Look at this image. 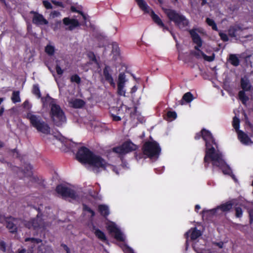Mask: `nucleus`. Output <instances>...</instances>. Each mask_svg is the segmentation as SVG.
Listing matches in <instances>:
<instances>
[{
  "label": "nucleus",
  "mask_w": 253,
  "mask_h": 253,
  "mask_svg": "<svg viewBox=\"0 0 253 253\" xmlns=\"http://www.w3.org/2000/svg\"><path fill=\"white\" fill-rule=\"evenodd\" d=\"M206 23L208 24V25L209 26L211 27L212 29L213 30H215V31L218 30L216 24L213 20H212L211 18H207L206 19Z\"/></svg>",
  "instance_id": "30"
},
{
  "label": "nucleus",
  "mask_w": 253,
  "mask_h": 253,
  "mask_svg": "<svg viewBox=\"0 0 253 253\" xmlns=\"http://www.w3.org/2000/svg\"><path fill=\"white\" fill-rule=\"evenodd\" d=\"M43 108L50 107V115L54 123L57 126L62 125L66 122V118L60 107L57 104L56 101L47 95L41 98Z\"/></svg>",
  "instance_id": "4"
},
{
  "label": "nucleus",
  "mask_w": 253,
  "mask_h": 253,
  "mask_svg": "<svg viewBox=\"0 0 253 253\" xmlns=\"http://www.w3.org/2000/svg\"><path fill=\"white\" fill-rule=\"evenodd\" d=\"M71 10L72 11H76V8L73 6L71 7Z\"/></svg>",
  "instance_id": "59"
},
{
  "label": "nucleus",
  "mask_w": 253,
  "mask_h": 253,
  "mask_svg": "<svg viewBox=\"0 0 253 253\" xmlns=\"http://www.w3.org/2000/svg\"><path fill=\"white\" fill-rule=\"evenodd\" d=\"M33 22L38 25H46L48 24V21L44 18L42 14L37 13H34Z\"/></svg>",
  "instance_id": "21"
},
{
  "label": "nucleus",
  "mask_w": 253,
  "mask_h": 253,
  "mask_svg": "<svg viewBox=\"0 0 253 253\" xmlns=\"http://www.w3.org/2000/svg\"><path fill=\"white\" fill-rule=\"evenodd\" d=\"M134 110H135V113H136V115H135L137 116V120H138L140 122L142 123V122H143V119L142 118H140V117H139L137 116V115L136 114L137 112H136L135 109H134Z\"/></svg>",
  "instance_id": "52"
},
{
  "label": "nucleus",
  "mask_w": 253,
  "mask_h": 253,
  "mask_svg": "<svg viewBox=\"0 0 253 253\" xmlns=\"http://www.w3.org/2000/svg\"><path fill=\"white\" fill-rule=\"evenodd\" d=\"M70 81L72 83L75 82L78 84H79L81 83V78L78 75L75 74L71 77Z\"/></svg>",
  "instance_id": "38"
},
{
  "label": "nucleus",
  "mask_w": 253,
  "mask_h": 253,
  "mask_svg": "<svg viewBox=\"0 0 253 253\" xmlns=\"http://www.w3.org/2000/svg\"><path fill=\"white\" fill-rule=\"evenodd\" d=\"M174 23L179 28L182 29L188 25V21L184 16L180 14Z\"/></svg>",
  "instance_id": "23"
},
{
  "label": "nucleus",
  "mask_w": 253,
  "mask_h": 253,
  "mask_svg": "<svg viewBox=\"0 0 253 253\" xmlns=\"http://www.w3.org/2000/svg\"><path fill=\"white\" fill-rule=\"evenodd\" d=\"M66 250L67 251V253H69V250L67 246H65Z\"/></svg>",
  "instance_id": "60"
},
{
  "label": "nucleus",
  "mask_w": 253,
  "mask_h": 253,
  "mask_svg": "<svg viewBox=\"0 0 253 253\" xmlns=\"http://www.w3.org/2000/svg\"><path fill=\"white\" fill-rule=\"evenodd\" d=\"M106 227L117 241L125 243V235L114 222L108 221L106 223Z\"/></svg>",
  "instance_id": "11"
},
{
  "label": "nucleus",
  "mask_w": 253,
  "mask_h": 253,
  "mask_svg": "<svg viewBox=\"0 0 253 253\" xmlns=\"http://www.w3.org/2000/svg\"><path fill=\"white\" fill-rule=\"evenodd\" d=\"M90 57H92L93 61H94L96 62V60L95 57L94 56V55L93 53H90Z\"/></svg>",
  "instance_id": "55"
},
{
  "label": "nucleus",
  "mask_w": 253,
  "mask_h": 253,
  "mask_svg": "<svg viewBox=\"0 0 253 253\" xmlns=\"http://www.w3.org/2000/svg\"><path fill=\"white\" fill-rule=\"evenodd\" d=\"M219 34V36H220L221 39L223 41H228V36H227V35L226 34L220 32Z\"/></svg>",
  "instance_id": "46"
},
{
  "label": "nucleus",
  "mask_w": 253,
  "mask_h": 253,
  "mask_svg": "<svg viewBox=\"0 0 253 253\" xmlns=\"http://www.w3.org/2000/svg\"><path fill=\"white\" fill-rule=\"evenodd\" d=\"M250 216V222L252 223L253 222V210L249 211Z\"/></svg>",
  "instance_id": "50"
},
{
  "label": "nucleus",
  "mask_w": 253,
  "mask_h": 253,
  "mask_svg": "<svg viewBox=\"0 0 253 253\" xmlns=\"http://www.w3.org/2000/svg\"><path fill=\"white\" fill-rule=\"evenodd\" d=\"M201 235V232L200 230H197L196 228H192L189 230L186 234L185 236L187 238L186 241V249L188 247V237H190L191 240H194Z\"/></svg>",
  "instance_id": "16"
},
{
  "label": "nucleus",
  "mask_w": 253,
  "mask_h": 253,
  "mask_svg": "<svg viewBox=\"0 0 253 253\" xmlns=\"http://www.w3.org/2000/svg\"><path fill=\"white\" fill-rule=\"evenodd\" d=\"M0 222L2 223L5 222L7 228L10 232L12 233L16 232L18 227H20L21 225H24L30 229H33L37 231L43 229L46 226L45 222L43 221L39 214L37 215L36 218L31 219L28 221L25 220L24 221L11 217L6 218L3 215L0 214Z\"/></svg>",
  "instance_id": "3"
},
{
  "label": "nucleus",
  "mask_w": 253,
  "mask_h": 253,
  "mask_svg": "<svg viewBox=\"0 0 253 253\" xmlns=\"http://www.w3.org/2000/svg\"><path fill=\"white\" fill-rule=\"evenodd\" d=\"M127 81V80L124 73H121L119 75L117 82V92L119 95L125 96L126 92L125 84Z\"/></svg>",
  "instance_id": "15"
},
{
  "label": "nucleus",
  "mask_w": 253,
  "mask_h": 253,
  "mask_svg": "<svg viewBox=\"0 0 253 253\" xmlns=\"http://www.w3.org/2000/svg\"><path fill=\"white\" fill-rule=\"evenodd\" d=\"M43 4L46 9H51L52 8L51 3L47 0H43Z\"/></svg>",
  "instance_id": "43"
},
{
  "label": "nucleus",
  "mask_w": 253,
  "mask_h": 253,
  "mask_svg": "<svg viewBox=\"0 0 253 253\" xmlns=\"http://www.w3.org/2000/svg\"><path fill=\"white\" fill-rule=\"evenodd\" d=\"M98 210L100 213L104 215H108L109 214V210L107 206L105 205H100L98 206Z\"/></svg>",
  "instance_id": "26"
},
{
  "label": "nucleus",
  "mask_w": 253,
  "mask_h": 253,
  "mask_svg": "<svg viewBox=\"0 0 253 253\" xmlns=\"http://www.w3.org/2000/svg\"><path fill=\"white\" fill-rule=\"evenodd\" d=\"M163 10L169 19L174 22L177 20L180 15V14L177 13L175 10L171 9L163 8Z\"/></svg>",
  "instance_id": "19"
},
{
  "label": "nucleus",
  "mask_w": 253,
  "mask_h": 253,
  "mask_svg": "<svg viewBox=\"0 0 253 253\" xmlns=\"http://www.w3.org/2000/svg\"><path fill=\"white\" fill-rule=\"evenodd\" d=\"M103 75L105 78V79L112 85L114 87H115V83L114 82V80L110 74V68L109 67H105L103 70Z\"/></svg>",
  "instance_id": "24"
},
{
  "label": "nucleus",
  "mask_w": 253,
  "mask_h": 253,
  "mask_svg": "<svg viewBox=\"0 0 253 253\" xmlns=\"http://www.w3.org/2000/svg\"><path fill=\"white\" fill-rule=\"evenodd\" d=\"M4 109L3 107H1L0 109V117L2 116L3 113Z\"/></svg>",
  "instance_id": "54"
},
{
  "label": "nucleus",
  "mask_w": 253,
  "mask_h": 253,
  "mask_svg": "<svg viewBox=\"0 0 253 253\" xmlns=\"http://www.w3.org/2000/svg\"><path fill=\"white\" fill-rule=\"evenodd\" d=\"M56 71L57 73L60 75H62L63 73V70L58 65L56 67Z\"/></svg>",
  "instance_id": "47"
},
{
  "label": "nucleus",
  "mask_w": 253,
  "mask_h": 253,
  "mask_svg": "<svg viewBox=\"0 0 253 253\" xmlns=\"http://www.w3.org/2000/svg\"><path fill=\"white\" fill-rule=\"evenodd\" d=\"M49 138L51 140L52 142L54 144H57V142H59L65 145H66V139L60 133L51 134L49 135Z\"/></svg>",
  "instance_id": "17"
},
{
  "label": "nucleus",
  "mask_w": 253,
  "mask_h": 253,
  "mask_svg": "<svg viewBox=\"0 0 253 253\" xmlns=\"http://www.w3.org/2000/svg\"><path fill=\"white\" fill-rule=\"evenodd\" d=\"M176 117L177 115L175 112L169 111L167 113V118L169 121L173 120L176 119Z\"/></svg>",
  "instance_id": "37"
},
{
  "label": "nucleus",
  "mask_w": 253,
  "mask_h": 253,
  "mask_svg": "<svg viewBox=\"0 0 253 253\" xmlns=\"http://www.w3.org/2000/svg\"><path fill=\"white\" fill-rule=\"evenodd\" d=\"M80 14L81 17L84 20V21H81L80 24H85V21L86 19V15L83 14L82 12H80ZM63 23L66 26H67L66 29L69 30H72L80 25V23L77 20L74 19H70L69 18H64Z\"/></svg>",
  "instance_id": "14"
},
{
  "label": "nucleus",
  "mask_w": 253,
  "mask_h": 253,
  "mask_svg": "<svg viewBox=\"0 0 253 253\" xmlns=\"http://www.w3.org/2000/svg\"><path fill=\"white\" fill-rule=\"evenodd\" d=\"M190 34L194 44V51L192 54L197 58H203L207 61H212L214 59V54L212 52L210 55H206L200 48H202L203 41L199 35V33L203 34L204 30L201 28L193 29L189 31Z\"/></svg>",
  "instance_id": "5"
},
{
  "label": "nucleus",
  "mask_w": 253,
  "mask_h": 253,
  "mask_svg": "<svg viewBox=\"0 0 253 253\" xmlns=\"http://www.w3.org/2000/svg\"><path fill=\"white\" fill-rule=\"evenodd\" d=\"M113 120L115 121H119L121 120L120 116H118L116 115H112Z\"/></svg>",
  "instance_id": "48"
},
{
  "label": "nucleus",
  "mask_w": 253,
  "mask_h": 253,
  "mask_svg": "<svg viewBox=\"0 0 253 253\" xmlns=\"http://www.w3.org/2000/svg\"><path fill=\"white\" fill-rule=\"evenodd\" d=\"M70 105L75 108H80L83 107L85 102L84 100L80 99H73L69 101Z\"/></svg>",
  "instance_id": "22"
},
{
  "label": "nucleus",
  "mask_w": 253,
  "mask_h": 253,
  "mask_svg": "<svg viewBox=\"0 0 253 253\" xmlns=\"http://www.w3.org/2000/svg\"><path fill=\"white\" fill-rule=\"evenodd\" d=\"M50 16L53 18L59 17L60 16V13L57 11H53L50 13Z\"/></svg>",
  "instance_id": "45"
},
{
  "label": "nucleus",
  "mask_w": 253,
  "mask_h": 253,
  "mask_svg": "<svg viewBox=\"0 0 253 253\" xmlns=\"http://www.w3.org/2000/svg\"><path fill=\"white\" fill-rule=\"evenodd\" d=\"M245 90H241L239 92V97L243 104H245L248 100L249 98L246 95Z\"/></svg>",
  "instance_id": "28"
},
{
  "label": "nucleus",
  "mask_w": 253,
  "mask_h": 253,
  "mask_svg": "<svg viewBox=\"0 0 253 253\" xmlns=\"http://www.w3.org/2000/svg\"><path fill=\"white\" fill-rule=\"evenodd\" d=\"M130 109L131 108L127 107L126 105H122L121 106L120 109L119 110V114H121L122 112H124L125 110L126 113L130 114V116L132 117L133 116H134V114H131V113L130 111Z\"/></svg>",
  "instance_id": "31"
},
{
  "label": "nucleus",
  "mask_w": 253,
  "mask_h": 253,
  "mask_svg": "<svg viewBox=\"0 0 253 253\" xmlns=\"http://www.w3.org/2000/svg\"><path fill=\"white\" fill-rule=\"evenodd\" d=\"M201 136L206 143V154L204 157L205 167H207L210 164H211L213 168H219L224 174L231 175L236 180L231 169L226 164L221 153L218 150L217 145L211 133L203 129L200 133L196 134L195 138L199 139Z\"/></svg>",
  "instance_id": "1"
},
{
  "label": "nucleus",
  "mask_w": 253,
  "mask_h": 253,
  "mask_svg": "<svg viewBox=\"0 0 253 253\" xmlns=\"http://www.w3.org/2000/svg\"><path fill=\"white\" fill-rule=\"evenodd\" d=\"M22 105L23 108L25 110L28 111V112L30 111V110L31 109L32 107V104L28 100H26L25 101H24Z\"/></svg>",
  "instance_id": "40"
},
{
  "label": "nucleus",
  "mask_w": 253,
  "mask_h": 253,
  "mask_svg": "<svg viewBox=\"0 0 253 253\" xmlns=\"http://www.w3.org/2000/svg\"><path fill=\"white\" fill-rule=\"evenodd\" d=\"M136 145L131 141H127L124 142L121 146L113 148V152L119 154L124 155L131 151L136 150Z\"/></svg>",
  "instance_id": "12"
},
{
  "label": "nucleus",
  "mask_w": 253,
  "mask_h": 253,
  "mask_svg": "<svg viewBox=\"0 0 253 253\" xmlns=\"http://www.w3.org/2000/svg\"><path fill=\"white\" fill-rule=\"evenodd\" d=\"M230 60L231 63L234 66H237L239 64V60L238 57L235 55H231L230 56Z\"/></svg>",
  "instance_id": "33"
},
{
  "label": "nucleus",
  "mask_w": 253,
  "mask_h": 253,
  "mask_svg": "<svg viewBox=\"0 0 253 253\" xmlns=\"http://www.w3.org/2000/svg\"><path fill=\"white\" fill-rule=\"evenodd\" d=\"M205 51L208 53V54H210V51L208 49H206Z\"/></svg>",
  "instance_id": "62"
},
{
  "label": "nucleus",
  "mask_w": 253,
  "mask_h": 253,
  "mask_svg": "<svg viewBox=\"0 0 253 253\" xmlns=\"http://www.w3.org/2000/svg\"><path fill=\"white\" fill-rule=\"evenodd\" d=\"M193 95L192 94L188 92H187L185 94H184L183 97H182V99L184 101H185L186 102H190L191 101H192L193 100Z\"/></svg>",
  "instance_id": "35"
},
{
  "label": "nucleus",
  "mask_w": 253,
  "mask_h": 253,
  "mask_svg": "<svg viewBox=\"0 0 253 253\" xmlns=\"http://www.w3.org/2000/svg\"><path fill=\"white\" fill-rule=\"evenodd\" d=\"M83 209L84 211H88L91 214V216H93L94 215V211L91 210L89 207H88L86 205H83Z\"/></svg>",
  "instance_id": "42"
},
{
  "label": "nucleus",
  "mask_w": 253,
  "mask_h": 253,
  "mask_svg": "<svg viewBox=\"0 0 253 253\" xmlns=\"http://www.w3.org/2000/svg\"><path fill=\"white\" fill-rule=\"evenodd\" d=\"M3 146V143L0 141V147H1Z\"/></svg>",
  "instance_id": "63"
},
{
  "label": "nucleus",
  "mask_w": 253,
  "mask_h": 253,
  "mask_svg": "<svg viewBox=\"0 0 253 253\" xmlns=\"http://www.w3.org/2000/svg\"><path fill=\"white\" fill-rule=\"evenodd\" d=\"M137 87L135 85L133 86L131 88V93H133L135 92L137 90Z\"/></svg>",
  "instance_id": "51"
},
{
  "label": "nucleus",
  "mask_w": 253,
  "mask_h": 253,
  "mask_svg": "<svg viewBox=\"0 0 253 253\" xmlns=\"http://www.w3.org/2000/svg\"><path fill=\"white\" fill-rule=\"evenodd\" d=\"M25 118L27 119L30 125L35 127L38 131L44 134L49 132V127L42 119V117L32 111L28 112L25 115Z\"/></svg>",
  "instance_id": "6"
},
{
  "label": "nucleus",
  "mask_w": 253,
  "mask_h": 253,
  "mask_svg": "<svg viewBox=\"0 0 253 253\" xmlns=\"http://www.w3.org/2000/svg\"><path fill=\"white\" fill-rule=\"evenodd\" d=\"M232 207L233 204L230 202H228L217 207L216 208L209 210H204L203 212H208L212 215H220L223 212L230 211L232 208Z\"/></svg>",
  "instance_id": "13"
},
{
  "label": "nucleus",
  "mask_w": 253,
  "mask_h": 253,
  "mask_svg": "<svg viewBox=\"0 0 253 253\" xmlns=\"http://www.w3.org/2000/svg\"><path fill=\"white\" fill-rule=\"evenodd\" d=\"M33 92L37 96L38 98L41 97V92L38 85H34L33 89Z\"/></svg>",
  "instance_id": "39"
},
{
  "label": "nucleus",
  "mask_w": 253,
  "mask_h": 253,
  "mask_svg": "<svg viewBox=\"0 0 253 253\" xmlns=\"http://www.w3.org/2000/svg\"><path fill=\"white\" fill-rule=\"evenodd\" d=\"M3 100H4L3 98H0V104L3 102Z\"/></svg>",
  "instance_id": "61"
},
{
  "label": "nucleus",
  "mask_w": 253,
  "mask_h": 253,
  "mask_svg": "<svg viewBox=\"0 0 253 253\" xmlns=\"http://www.w3.org/2000/svg\"><path fill=\"white\" fill-rule=\"evenodd\" d=\"M45 51L46 53L48 55H52L54 53L55 48L53 45L51 44H48L45 47Z\"/></svg>",
  "instance_id": "32"
},
{
  "label": "nucleus",
  "mask_w": 253,
  "mask_h": 253,
  "mask_svg": "<svg viewBox=\"0 0 253 253\" xmlns=\"http://www.w3.org/2000/svg\"><path fill=\"white\" fill-rule=\"evenodd\" d=\"M52 2L56 5H58V6H61V7H63V4H62V3L61 2H59V1H55V0H52Z\"/></svg>",
  "instance_id": "49"
},
{
  "label": "nucleus",
  "mask_w": 253,
  "mask_h": 253,
  "mask_svg": "<svg viewBox=\"0 0 253 253\" xmlns=\"http://www.w3.org/2000/svg\"><path fill=\"white\" fill-rule=\"evenodd\" d=\"M216 246H217L219 248H223V243L222 242L217 243L215 244Z\"/></svg>",
  "instance_id": "53"
},
{
  "label": "nucleus",
  "mask_w": 253,
  "mask_h": 253,
  "mask_svg": "<svg viewBox=\"0 0 253 253\" xmlns=\"http://www.w3.org/2000/svg\"><path fill=\"white\" fill-rule=\"evenodd\" d=\"M201 207L199 205H197L195 206V210L196 211H198L199 210V209H200Z\"/></svg>",
  "instance_id": "57"
},
{
  "label": "nucleus",
  "mask_w": 253,
  "mask_h": 253,
  "mask_svg": "<svg viewBox=\"0 0 253 253\" xmlns=\"http://www.w3.org/2000/svg\"><path fill=\"white\" fill-rule=\"evenodd\" d=\"M241 86L243 90L249 91L252 88L249 79L245 76L241 79Z\"/></svg>",
  "instance_id": "25"
},
{
  "label": "nucleus",
  "mask_w": 253,
  "mask_h": 253,
  "mask_svg": "<svg viewBox=\"0 0 253 253\" xmlns=\"http://www.w3.org/2000/svg\"><path fill=\"white\" fill-rule=\"evenodd\" d=\"M242 215V210L241 208L238 207L236 209V216L237 217H240Z\"/></svg>",
  "instance_id": "44"
},
{
  "label": "nucleus",
  "mask_w": 253,
  "mask_h": 253,
  "mask_svg": "<svg viewBox=\"0 0 253 253\" xmlns=\"http://www.w3.org/2000/svg\"><path fill=\"white\" fill-rule=\"evenodd\" d=\"M233 126L234 128L235 129L237 133H238V131L240 130L239 129L240 126V121L238 118L236 117H234L233 120Z\"/></svg>",
  "instance_id": "34"
},
{
  "label": "nucleus",
  "mask_w": 253,
  "mask_h": 253,
  "mask_svg": "<svg viewBox=\"0 0 253 253\" xmlns=\"http://www.w3.org/2000/svg\"><path fill=\"white\" fill-rule=\"evenodd\" d=\"M202 5H205L206 3H207V0H202Z\"/></svg>",
  "instance_id": "58"
},
{
  "label": "nucleus",
  "mask_w": 253,
  "mask_h": 253,
  "mask_svg": "<svg viewBox=\"0 0 253 253\" xmlns=\"http://www.w3.org/2000/svg\"><path fill=\"white\" fill-rule=\"evenodd\" d=\"M238 137L240 142L244 145H249L253 143L250 138L248 137L247 134L245 133L242 130L238 131Z\"/></svg>",
  "instance_id": "18"
},
{
  "label": "nucleus",
  "mask_w": 253,
  "mask_h": 253,
  "mask_svg": "<svg viewBox=\"0 0 253 253\" xmlns=\"http://www.w3.org/2000/svg\"><path fill=\"white\" fill-rule=\"evenodd\" d=\"M158 1H159L160 3H162V0H158Z\"/></svg>",
  "instance_id": "64"
},
{
  "label": "nucleus",
  "mask_w": 253,
  "mask_h": 253,
  "mask_svg": "<svg viewBox=\"0 0 253 253\" xmlns=\"http://www.w3.org/2000/svg\"><path fill=\"white\" fill-rule=\"evenodd\" d=\"M112 53L115 55L118 56L120 54V49L117 43H113L112 44Z\"/></svg>",
  "instance_id": "36"
},
{
  "label": "nucleus",
  "mask_w": 253,
  "mask_h": 253,
  "mask_svg": "<svg viewBox=\"0 0 253 253\" xmlns=\"http://www.w3.org/2000/svg\"><path fill=\"white\" fill-rule=\"evenodd\" d=\"M135 1L140 8L145 13L150 14L154 22L160 27L163 28V31L169 30V28L165 26L160 18L154 12L143 0H135Z\"/></svg>",
  "instance_id": "8"
},
{
  "label": "nucleus",
  "mask_w": 253,
  "mask_h": 253,
  "mask_svg": "<svg viewBox=\"0 0 253 253\" xmlns=\"http://www.w3.org/2000/svg\"><path fill=\"white\" fill-rule=\"evenodd\" d=\"M32 169V167L30 165H27V171L31 170Z\"/></svg>",
  "instance_id": "56"
},
{
  "label": "nucleus",
  "mask_w": 253,
  "mask_h": 253,
  "mask_svg": "<svg viewBox=\"0 0 253 253\" xmlns=\"http://www.w3.org/2000/svg\"><path fill=\"white\" fill-rule=\"evenodd\" d=\"M11 100L14 103L19 102L21 101V99L19 96V91H13L12 93Z\"/></svg>",
  "instance_id": "29"
},
{
  "label": "nucleus",
  "mask_w": 253,
  "mask_h": 253,
  "mask_svg": "<svg viewBox=\"0 0 253 253\" xmlns=\"http://www.w3.org/2000/svg\"><path fill=\"white\" fill-rule=\"evenodd\" d=\"M143 152L151 159H157L160 154L161 148L156 141H148L144 144Z\"/></svg>",
  "instance_id": "7"
},
{
  "label": "nucleus",
  "mask_w": 253,
  "mask_h": 253,
  "mask_svg": "<svg viewBox=\"0 0 253 253\" xmlns=\"http://www.w3.org/2000/svg\"><path fill=\"white\" fill-rule=\"evenodd\" d=\"M121 248L125 253H133L132 250L125 244L122 245Z\"/></svg>",
  "instance_id": "41"
},
{
  "label": "nucleus",
  "mask_w": 253,
  "mask_h": 253,
  "mask_svg": "<svg viewBox=\"0 0 253 253\" xmlns=\"http://www.w3.org/2000/svg\"><path fill=\"white\" fill-rule=\"evenodd\" d=\"M77 158L81 163L88 164L92 168L95 172H97L100 170L106 169L107 168H110L116 174L119 173L115 167L107 164L99 156L93 154L85 147H82L79 150L77 154Z\"/></svg>",
  "instance_id": "2"
},
{
  "label": "nucleus",
  "mask_w": 253,
  "mask_h": 253,
  "mask_svg": "<svg viewBox=\"0 0 253 253\" xmlns=\"http://www.w3.org/2000/svg\"><path fill=\"white\" fill-rule=\"evenodd\" d=\"M243 28L239 24H235L231 26L228 31V35L231 37H236L238 32L242 31Z\"/></svg>",
  "instance_id": "20"
},
{
  "label": "nucleus",
  "mask_w": 253,
  "mask_h": 253,
  "mask_svg": "<svg viewBox=\"0 0 253 253\" xmlns=\"http://www.w3.org/2000/svg\"><path fill=\"white\" fill-rule=\"evenodd\" d=\"M57 193L64 198H69L72 200H79L81 194L79 192H76L74 190L60 185L56 187Z\"/></svg>",
  "instance_id": "10"
},
{
  "label": "nucleus",
  "mask_w": 253,
  "mask_h": 253,
  "mask_svg": "<svg viewBox=\"0 0 253 253\" xmlns=\"http://www.w3.org/2000/svg\"><path fill=\"white\" fill-rule=\"evenodd\" d=\"M25 241L27 242L26 245L30 248V251H33L34 249L37 248L41 253H50L51 251L50 247L43 245L40 239L27 238Z\"/></svg>",
  "instance_id": "9"
},
{
  "label": "nucleus",
  "mask_w": 253,
  "mask_h": 253,
  "mask_svg": "<svg viewBox=\"0 0 253 253\" xmlns=\"http://www.w3.org/2000/svg\"><path fill=\"white\" fill-rule=\"evenodd\" d=\"M94 233L95 236L101 241L103 242H107L106 237L104 233L99 229H95Z\"/></svg>",
  "instance_id": "27"
}]
</instances>
